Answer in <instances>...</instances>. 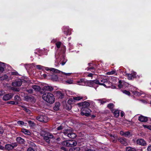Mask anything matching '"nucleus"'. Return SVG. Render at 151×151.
Returning <instances> with one entry per match:
<instances>
[{
    "label": "nucleus",
    "mask_w": 151,
    "mask_h": 151,
    "mask_svg": "<svg viewBox=\"0 0 151 151\" xmlns=\"http://www.w3.org/2000/svg\"><path fill=\"white\" fill-rule=\"evenodd\" d=\"M42 98L43 100L47 102L52 104L54 102L55 98L53 94L50 92H46L42 95Z\"/></svg>",
    "instance_id": "f257e3e1"
},
{
    "label": "nucleus",
    "mask_w": 151,
    "mask_h": 151,
    "mask_svg": "<svg viewBox=\"0 0 151 151\" xmlns=\"http://www.w3.org/2000/svg\"><path fill=\"white\" fill-rule=\"evenodd\" d=\"M63 133L65 136L70 138H74L76 136V134L70 129L64 130Z\"/></svg>",
    "instance_id": "f03ea898"
},
{
    "label": "nucleus",
    "mask_w": 151,
    "mask_h": 151,
    "mask_svg": "<svg viewBox=\"0 0 151 151\" xmlns=\"http://www.w3.org/2000/svg\"><path fill=\"white\" fill-rule=\"evenodd\" d=\"M76 142L74 140H70L63 141L62 144L63 145L67 147H72L75 146L77 145Z\"/></svg>",
    "instance_id": "7ed1b4c3"
},
{
    "label": "nucleus",
    "mask_w": 151,
    "mask_h": 151,
    "mask_svg": "<svg viewBox=\"0 0 151 151\" xmlns=\"http://www.w3.org/2000/svg\"><path fill=\"white\" fill-rule=\"evenodd\" d=\"M46 69L47 70H50L51 71L55 73H61L62 74L60 76L62 77H63V74H64L66 76H69L71 75V73H66L64 72H63L58 69L53 68H47Z\"/></svg>",
    "instance_id": "20e7f679"
},
{
    "label": "nucleus",
    "mask_w": 151,
    "mask_h": 151,
    "mask_svg": "<svg viewBox=\"0 0 151 151\" xmlns=\"http://www.w3.org/2000/svg\"><path fill=\"white\" fill-rule=\"evenodd\" d=\"M81 115L88 116L90 114L91 110L87 107L82 108H81Z\"/></svg>",
    "instance_id": "39448f33"
},
{
    "label": "nucleus",
    "mask_w": 151,
    "mask_h": 151,
    "mask_svg": "<svg viewBox=\"0 0 151 151\" xmlns=\"http://www.w3.org/2000/svg\"><path fill=\"white\" fill-rule=\"evenodd\" d=\"M98 83H99V80L87 81L86 85L90 87H94L96 85L98 84Z\"/></svg>",
    "instance_id": "423d86ee"
},
{
    "label": "nucleus",
    "mask_w": 151,
    "mask_h": 151,
    "mask_svg": "<svg viewBox=\"0 0 151 151\" xmlns=\"http://www.w3.org/2000/svg\"><path fill=\"white\" fill-rule=\"evenodd\" d=\"M37 119L41 122H46L47 121L48 118L45 115H40L37 117Z\"/></svg>",
    "instance_id": "0eeeda50"
},
{
    "label": "nucleus",
    "mask_w": 151,
    "mask_h": 151,
    "mask_svg": "<svg viewBox=\"0 0 151 151\" xmlns=\"http://www.w3.org/2000/svg\"><path fill=\"white\" fill-rule=\"evenodd\" d=\"M13 96V95L12 93H8L4 95L3 97V99L5 101L11 99Z\"/></svg>",
    "instance_id": "6e6552de"
},
{
    "label": "nucleus",
    "mask_w": 151,
    "mask_h": 151,
    "mask_svg": "<svg viewBox=\"0 0 151 151\" xmlns=\"http://www.w3.org/2000/svg\"><path fill=\"white\" fill-rule=\"evenodd\" d=\"M99 81L101 82L100 83L99 82V83H98V84L100 85H103L104 86L106 87V86L104 84V83H107L108 82V80L105 77L102 78L100 79Z\"/></svg>",
    "instance_id": "1a4fd4ad"
},
{
    "label": "nucleus",
    "mask_w": 151,
    "mask_h": 151,
    "mask_svg": "<svg viewBox=\"0 0 151 151\" xmlns=\"http://www.w3.org/2000/svg\"><path fill=\"white\" fill-rule=\"evenodd\" d=\"M22 84V81L21 79L13 82L12 83V85L13 86H20Z\"/></svg>",
    "instance_id": "9d476101"
},
{
    "label": "nucleus",
    "mask_w": 151,
    "mask_h": 151,
    "mask_svg": "<svg viewBox=\"0 0 151 151\" xmlns=\"http://www.w3.org/2000/svg\"><path fill=\"white\" fill-rule=\"evenodd\" d=\"M137 89L136 88L132 87L131 89V91L136 96H139L141 94V93L138 92L136 91Z\"/></svg>",
    "instance_id": "9b49d317"
},
{
    "label": "nucleus",
    "mask_w": 151,
    "mask_h": 151,
    "mask_svg": "<svg viewBox=\"0 0 151 151\" xmlns=\"http://www.w3.org/2000/svg\"><path fill=\"white\" fill-rule=\"evenodd\" d=\"M78 105L80 106H82V108H88L90 106V103L86 101H85L78 104Z\"/></svg>",
    "instance_id": "f8f14e48"
},
{
    "label": "nucleus",
    "mask_w": 151,
    "mask_h": 151,
    "mask_svg": "<svg viewBox=\"0 0 151 151\" xmlns=\"http://www.w3.org/2000/svg\"><path fill=\"white\" fill-rule=\"evenodd\" d=\"M136 142L137 144L139 145L144 146L146 145L145 141L142 139H139L137 140Z\"/></svg>",
    "instance_id": "ddd939ff"
},
{
    "label": "nucleus",
    "mask_w": 151,
    "mask_h": 151,
    "mask_svg": "<svg viewBox=\"0 0 151 151\" xmlns=\"http://www.w3.org/2000/svg\"><path fill=\"white\" fill-rule=\"evenodd\" d=\"M79 85L85 86L87 83V81L85 79H81L77 82Z\"/></svg>",
    "instance_id": "4468645a"
},
{
    "label": "nucleus",
    "mask_w": 151,
    "mask_h": 151,
    "mask_svg": "<svg viewBox=\"0 0 151 151\" xmlns=\"http://www.w3.org/2000/svg\"><path fill=\"white\" fill-rule=\"evenodd\" d=\"M119 141L125 146L128 145V142L126 139L124 138H122L118 139Z\"/></svg>",
    "instance_id": "2eb2a0df"
},
{
    "label": "nucleus",
    "mask_w": 151,
    "mask_h": 151,
    "mask_svg": "<svg viewBox=\"0 0 151 151\" xmlns=\"http://www.w3.org/2000/svg\"><path fill=\"white\" fill-rule=\"evenodd\" d=\"M138 120L141 122H147L148 119L147 117L141 115L139 117Z\"/></svg>",
    "instance_id": "dca6fc26"
},
{
    "label": "nucleus",
    "mask_w": 151,
    "mask_h": 151,
    "mask_svg": "<svg viewBox=\"0 0 151 151\" xmlns=\"http://www.w3.org/2000/svg\"><path fill=\"white\" fill-rule=\"evenodd\" d=\"M16 146L17 145H13L10 144H7L5 146V148L8 150H10L12 149Z\"/></svg>",
    "instance_id": "f3484780"
},
{
    "label": "nucleus",
    "mask_w": 151,
    "mask_h": 151,
    "mask_svg": "<svg viewBox=\"0 0 151 151\" xmlns=\"http://www.w3.org/2000/svg\"><path fill=\"white\" fill-rule=\"evenodd\" d=\"M87 99L86 96H78L77 97H73V99L74 100L79 101L81 99H83V100H85Z\"/></svg>",
    "instance_id": "a211bd4d"
},
{
    "label": "nucleus",
    "mask_w": 151,
    "mask_h": 151,
    "mask_svg": "<svg viewBox=\"0 0 151 151\" xmlns=\"http://www.w3.org/2000/svg\"><path fill=\"white\" fill-rule=\"evenodd\" d=\"M43 89L46 91H51L53 90V88L51 86L47 85L44 87Z\"/></svg>",
    "instance_id": "6ab92c4d"
},
{
    "label": "nucleus",
    "mask_w": 151,
    "mask_h": 151,
    "mask_svg": "<svg viewBox=\"0 0 151 151\" xmlns=\"http://www.w3.org/2000/svg\"><path fill=\"white\" fill-rule=\"evenodd\" d=\"M16 141L20 144H23L24 142V139L20 137H17L16 139Z\"/></svg>",
    "instance_id": "aec40b11"
},
{
    "label": "nucleus",
    "mask_w": 151,
    "mask_h": 151,
    "mask_svg": "<svg viewBox=\"0 0 151 151\" xmlns=\"http://www.w3.org/2000/svg\"><path fill=\"white\" fill-rule=\"evenodd\" d=\"M119 84L118 85V87L120 88H122V87L123 85H124V84L125 85L127 84V83L121 80H119Z\"/></svg>",
    "instance_id": "412c9836"
},
{
    "label": "nucleus",
    "mask_w": 151,
    "mask_h": 151,
    "mask_svg": "<svg viewBox=\"0 0 151 151\" xmlns=\"http://www.w3.org/2000/svg\"><path fill=\"white\" fill-rule=\"evenodd\" d=\"M22 132L28 135H30L31 134V132L28 130L23 129H22Z\"/></svg>",
    "instance_id": "4be33fe9"
},
{
    "label": "nucleus",
    "mask_w": 151,
    "mask_h": 151,
    "mask_svg": "<svg viewBox=\"0 0 151 151\" xmlns=\"http://www.w3.org/2000/svg\"><path fill=\"white\" fill-rule=\"evenodd\" d=\"M112 112L113 113L115 117H117L119 116V111L117 110H114V111Z\"/></svg>",
    "instance_id": "5701e85b"
},
{
    "label": "nucleus",
    "mask_w": 151,
    "mask_h": 151,
    "mask_svg": "<svg viewBox=\"0 0 151 151\" xmlns=\"http://www.w3.org/2000/svg\"><path fill=\"white\" fill-rule=\"evenodd\" d=\"M4 63L0 62V73H2L4 70Z\"/></svg>",
    "instance_id": "b1692460"
},
{
    "label": "nucleus",
    "mask_w": 151,
    "mask_h": 151,
    "mask_svg": "<svg viewBox=\"0 0 151 151\" xmlns=\"http://www.w3.org/2000/svg\"><path fill=\"white\" fill-rule=\"evenodd\" d=\"M114 105L112 103H110L108 104L107 105V107L111 109L112 112H113L114 111Z\"/></svg>",
    "instance_id": "393cba45"
},
{
    "label": "nucleus",
    "mask_w": 151,
    "mask_h": 151,
    "mask_svg": "<svg viewBox=\"0 0 151 151\" xmlns=\"http://www.w3.org/2000/svg\"><path fill=\"white\" fill-rule=\"evenodd\" d=\"M32 87L36 91H39L41 89L40 87L38 86L34 85L32 86Z\"/></svg>",
    "instance_id": "a878e982"
},
{
    "label": "nucleus",
    "mask_w": 151,
    "mask_h": 151,
    "mask_svg": "<svg viewBox=\"0 0 151 151\" xmlns=\"http://www.w3.org/2000/svg\"><path fill=\"white\" fill-rule=\"evenodd\" d=\"M60 106V104L59 102H57L55 103V106L54 107V110L57 111L59 109V107Z\"/></svg>",
    "instance_id": "bb28decb"
},
{
    "label": "nucleus",
    "mask_w": 151,
    "mask_h": 151,
    "mask_svg": "<svg viewBox=\"0 0 151 151\" xmlns=\"http://www.w3.org/2000/svg\"><path fill=\"white\" fill-rule=\"evenodd\" d=\"M44 139L48 143H49L50 142V138H49L47 136L46 134L45 133L44 135Z\"/></svg>",
    "instance_id": "cd10ccee"
},
{
    "label": "nucleus",
    "mask_w": 151,
    "mask_h": 151,
    "mask_svg": "<svg viewBox=\"0 0 151 151\" xmlns=\"http://www.w3.org/2000/svg\"><path fill=\"white\" fill-rule=\"evenodd\" d=\"M22 108L28 114H30L31 113V111L29 109L27 108L25 106H22Z\"/></svg>",
    "instance_id": "c85d7f7f"
},
{
    "label": "nucleus",
    "mask_w": 151,
    "mask_h": 151,
    "mask_svg": "<svg viewBox=\"0 0 151 151\" xmlns=\"http://www.w3.org/2000/svg\"><path fill=\"white\" fill-rule=\"evenodd\" d=\"M44 132L46 134L47 136L49 138L52 139L53 138L54 136L52 134L48 132Z\"/></svg>",
    "instance_id": "c756f323"
},
{
    "label": "nucleus",
    "mask_w": 151,
    "mask_h": 151,
    "mask_svg": "<svg viewBox=\"0 0 151 151\" xmlns=\"http://www.w3.org/2000/svg\"><path fill=\"white\" fill-rule=\"evenodd\" d=\"M117 139V137L116 136L111 135L110 139L113 142H115L116 141Z\"/></svg>",
    "instance_id": "7c9ffc66"
},
{
    "label": "nucleus",
    "mask_w": 151,
    "mask_h": 151,
    "mask_svg": "<svg viewBox=\"0 0 151 151\" xmlns=\"http://www.w3.org/2000/svg\"><path fill=\"white\" fill-rule=\"evenodd\" d=\"M52 79L53 81H57L58 80V77L57 75H53L51 76Z\"/></svg>",
    "instance_id": "2f4dec72"
},
{
    "label": "nucleus",
    "mask_w": 151,
    "mask_h": 151,
    "mask_svg": "<svg viewBox=\"0 0 151 151\" xmlns=\"http://www.w3.org/2000/svg\"><path fill=\"white\" fill-rule=\"evenodd\" d=\"M126 151H136V150L134 148L130 147H127L126 148Z\"/></svg>",
    "instance_id": "473e14b6"
},
{
    "label": "nucleus",
    "mask_w": 151,
    "mask_h": 151,
    "mask_svg": "<svg viewBox=\"0 0 151 151\" xmlns=\"http://www.w3.org/2000/svg\"><path fill=\"white\" fill-rule=\"evenodd\" d=\"M132 74L127 73L126 74V76L128 77V79L129 80H131L133 79V78L132 76Z\"/></svg>",
    "instance_id": "72a5a7b5"
},
{
    "label": "nucleus",
    "mask_w": 151,
    "mask_h": 151,
    "mask_svg": "<svg viewBox=\"0 0 151 151\" xmlns=\"http://www.w3.org/2000/svg\"><path fill=\"white\" fill-rule=\"evenodd\" d=\"M122 92L128 96H130V92L129 91L126 90L122 91Z\"/></svg>",
    "instance_id": "f704fd0d"
},
{
    "label": "nucleus",
    "mask_w": 151,
    "mask_h": 151,
    "mask_svg": "<svg viewBox=\"0 0 151 151\" xmlns=\"http://www.w3.org/2000/svg\"><path fill=\"white\" fill-rule=\"evenodd\" d=\"M8 76L6 75H4V76L0 77V80H4L7 79Z\"/></svg>",
    "instance_id": "c9c22d12"
},
{
    "label": "nucleus",
    "mask_w": 151,
    "mask_h": 151,
    "mask_svg": "<svg viewBox=\"0 0 151 151\" xmlns=\"http://www.w3.org/2000/svg\"><path fill=\"white\" fill-rule=\"evenodd\" d=\"M65 82L66 83L69 84H71L73 83V81L72 79H70L67 80Z\"/></svg>",
    "instance_id": "e433bc0d"
},
{
    "label": "nucleus",
    "mask_w": 151,
    "mask_h": 151,
    "mask_svg": "<svg viewBox=\"0 0 151 151\" xmlns=\"http://www.w3.org/2000/svg\"><path fill=\"white\" fill-rule=\"evenodd\" d=\"M130 135V133L129 132H124V136L127 137L129 136Z\"/></svg>",
    "instance_id": "4c0bfd02"
},
{
    "label": "nucleus",
    "mask_w": 151,
    "mask_h": 151,
    "mask_svg": "<svg viewBox=\"0 0 151 151\" xmlns=\"http://www.w3.org/2000/svg\"><path fill=\"white\" fill-rule=\"evenodd\" d=\"M61 42H58L56 43V45L57 47L58 48H60L61 46Z\"/></svg>",
    "instance_id": "58836bf2"
},
{
    "label": "nucleus",
    "mask_w": 151,
    "mask_h": 151,
    "mask_svg": "<svg viewBox=\"0 0 151 151\" xmlns=\"http://www.w3.org/2000/svg\"><path fill=\"white\" fill-rule=\"evenodd\" d=\"M115 73V71L114 70H112L111 71L107 73L106 74L108 75H112Z\"/></svg>",
    "instance_id": "ea45409f"
},
{
    "label": "nucleus",
    "mask_w": 151,
    "mask_h": 151,
    "mask_svg": "<svg viewBox=\"0 0 151 151\" xmlns=\"http://www.w3.org/2000/svg\"><path fill=\"white\" fill-rule=\"evenodd\" d=\"M131 74H132V76L133 79L137 77V73L135 72H134L132 73Z\"/></svg>",
    "instance_id": "a19ab883"
},
{
    "label": "nucleus",
    "mask_w": 151,
    "mask_h": 151,
    "mask_svg": "<svg viewBox=\"0 0 151 151\" xmlns=\"http://www.w3.org/2000/svg\"><path fill=\"white\" fill-rule=\"evenodd\" d=\"M73 101V99H70L68 101V103L69 105L72 104V102Z\"/></svg>",
    "instance_id": "79ce46f5"
},
{
    "label": "nucleus",
    "mask_w": 151,
    "mask_h": 151,
    "mask_svg": "<svg viewBox=\"0 0 151 151\" xmlns=\"http://www.w3.org/2000/svg\"><path fill=\"white\" fill-rule=\"evenodd\" d=\"M25 100H26L27 101H29L30 100V98L29 96H26L25 98Z\"/></svg>",
    "instance_id": "37998d69"
},
{
    "label": "nucleus",
    "mask_w": 151,
    "mask_h": 151,
    "mask_svg": "<svg viewBox=\"0 0 151 151\" xmlns=\"http://www.w3.org/2000/svg\"><path fill=\"white\" fill-rule=\"evenodd\" d=\"M11 89L12 90L15 91H19V88H15V87H12L11 88Z\"/></svg>",
    "instance_id": "c03bdc74"
},
{
    "label": "nucleus",
    "mask_w": 151,
    "mask_h": 151,
    "mask_svg": "<svg viewBox=\"0 0 151 151\" xmlns=\"http://www.w3.org/2000/svg\"><path fill=\"white\" fill-rule=\"evenodd\" d=\"M26 91L30 93H33V90L32 89H29L28 90H27Z\"/></svg>",
    "instance_id": "a18cd8bd"
},
{
    "label": "nucleus",
    "mask_w": 151,
    "mask_h": 151,
    "mask_svg": "<svg viewBox=\"0 0 151 151\" xmlns=\"http://www.w3.org/2000/svg\"><path fill=\"white\" fill-rule=\"evenodd\" d=\"M64 60L63 61H62V63H61V64L62 65H64L67 61V60L65 59H64Z\"/></svg>",
    "instance_id": "49530a36"
},
{
    "label": "nucleus",
    "mask_w": 151,
    "mask_h": 151,
    "mask_svg": "<svg viewBox=\"0 0 151 151\" xmlns=\"http://www.w3.org/2000/svg\"><path fill=\"white\" fill-rule=\"evenodd\" d=\"M64 127L62 125H60L59 127H58L57 128V129L58 130H60L63 129Z\"/></svg>",
    "instance_id": "de8ad7c7"
},
{
    "label": "nucleus",
    "mask_w": 151,
    "mask_h": 151,
    "mask_svg": "<svg viewBox=\"0 0 151 151\" xmlns=\"http://www.w3.org/2000/svg\"><path fill=\"white\" fill-rule=\"evenodd\" d=\"M17 124H18L22 125L24 124V122L22 121H19L17 122Z\"/></svg>",
    "instance_id": "09e8293b"
},
{
    "label": "nucleus",
    "mask_w": 151,
    "mask_h": 151,
    "mask_svg": "<svg viewBox=\"0 0 151 151\" xmlns=\"http://www.w3.org/2000/svg\"><path fill=\"white\" fill-rule=\"evenodd\" d=\"M4 132V129L3 128L0 126V134H2Z\"/></svg>",
    "instance_id": "8fccbe9b"
},
{
    "label": "nucleus",
    "mask_w": 151,
    "mask_h": 151,
    "mask_svg": "<svg viewBox=\"0 0 151 151\" xmlns=\"http://www.w3.org/2000/svg\"><path fill=\"white\" fill-rule=\"evenodd\" d=\"M5 93L4 91H0V96H2V95L4 94Z\"/></svg>",
    "instance_id": "3c124183"
},
{
    "label": "nucleus",
    "mask_w": 151,
    "mask_h": 151,
    "mask_svg": "<svg viewBox=\"0 0 151 151\" xmlns=\"http://www.w3.org/2000/svg\"><path fill=\"white\" fill-rule=\"evenodd\" d=\"M8 104H16V102L14 101H11L9 102Z\"/></svg>",
    "instance_id": "603ef678"
},
{
    "label": "nucleus",
    "mask_w": 151,
    "mask_h": 151,
    "mask_svg": "<svg viewBox=\"0 0 151 151\" xmlns=\"http://www.w3.org/2000/svg\"><path fill=\"white\" fill-rule=\"evenodd\" d=\"M28 123L29 124H30L31 126L33 125V124H34V123L33 122H32L31 121H28Z\"/></svg>",
    "instance_id": "864d4df0"
},
{
    "label": "nucleus",
    "mask_w": 151,
    "mask_h": 151,
    "mask_svg": "<svg viewBox=\"0 0 151 151\" xmlns=\"http://www.w3.org/2000/svg\"><path fill=\"white\" fill-rule=\"evenodd\" d=\"M27 151H35L32 148L29 147L28 148Z\"/></svg>",
    "instance_id": "5fc2aeb1"
},
{
    "label": "nucleus",
    "mask_w": 151,
    "mask_h": 151,
    "mask_svg": "<svg viewBox=\"0 0 151 151\" xmlns=\"http://www.w3.org/2000/svg\"><path fill=\"white\" fill-rule=\"evenodd\" d=\"M42 66L40 65H36V67L38 69H40L42 68Z\"/></svg>",
    "instance_id": "6e6d98bb"
},
{
    "label": "nucleus",
    "mask_w": 151,
    "mask_h": 151,
    "mask_svg": "<svg viewBox=\"0 0 151 151\" xmlns=\"http://www.w3.org/2000/svg\"><path fill=\"white\" fill-rule=\"evenodd\" d=\"M148 151H151V145L149 146L147 148Z\"/></svg>",
    "instance_id": "4d7b16f0"
},
{
    "label": "nucleus",
    "mask_w": 151,
    "mask_h": 151,
    "mask_svg": "<svg viewBox=\"0 0 151 151\" xmlns=\"http://www.w3.org/2000/svg\"><path fill=\"white\" fill-rule=\"evenodd\" d=\"M30 145L31 146L33 147H35V144L33 142H30Z\"/></svg>",
    "instance_id": "13d9d810"
},
{
    "label": "nucleus",
    "mask_w": 151,
    "mask_h": 151,
    "mask_svg": "<svg viewBox=\"0 0 151 151\" xmlns=\"http://www.w3.org/2000/svg\"><path fill=\"white\" fill-rule=\"evenodd\" d=\"M124 132L122 131H121L120 132V134L121 135L123 136H124Z\"/></svg>",
    "instance_id": "bf43d9fd"
},
{
    "label": "nucleus",
    "mask_w": 151,
    "mask_h": 151,
    "mask_svg": "<svg viewBox=\"0 0 151 151\" xmlns=\"http://www.w3.org/2000/svg\"><path fill=\"white\" fill-rule=\"evenodd\" d=\"M93 74L92 73H90L87 75V76L88 77H92L93 76Z\"/></svg>",
    "instance_id": "052dcab7"
},
{
    "label": "nucleus",
    "mask_w": 151,
    "mask_h": 151,
    "mask_svg": "<svg viewBox=\"0 0 151 151\" xmlns=\"http://www.w3.org/2000/svg\"><path fill=\"white\" fill-rule=\"evenodd\" d=\"M57 41V40L56 39H53L52 41L51 42H55Z\"/></svg>",
    "instance_id": "680f3d73"
},
{
    "label": "nucleus",
    "mask_w": 151,
    "mask_h": 151,
    "mask_svg": "<svg viewBox=\"0 0 151 151\" xmlns=\"http://www.w3.org/2000/svg\"><path fill=\"white\" fill-rule=\"evenodd\" d=\"M75 150V148H72L69 149V151H74Z\"/></svg>",
    "instance_id": "e2e57ef3"
},
{
    "label": "nucleus",
    "mask_w": 151,
    "mask_h": 151,
    "mask_svg": "<svg viewBox=\"0 0 151 151\" xmlns=\"http://www.w3.org/2000/svg\"><path fill=\"white\" fill-rule=\"evenodd\" d=\"M19 97L18 96H15L14 97V99L15 100H16V99H19Z\"/></svg>",
    "instance_id": "0e129e2a"
},
{
    "label": "nucleus",
    "mask_w": 151,
    "mask_h": 151,
    "mask_svg": "<svg viewBox=\"0 0 151 151\" xmlns=\"http://www.w3.org/2000/svg\"><path fill=\"white\" fill-rule=\"evenodd\" d=\"M4 149V147L1 145V142H0V149L3 150Z\"/></svg>",
    "instance_id": "69168bd1"
},
{
    "label": "nucleus",
    "mask_w": 151,
    "mask_h": 151,
    "mask_svg": "<svg viewBox=\"0 0 151 151\" xmlns=\"http://www.w3.org/2000/svg\"><path fill=\"white\" fill-rule=\"evenodd\" d=\"M147 128L149 130H151V126L150 125H148Z\"/></svg>",
    "instance_id": "338daca9"
},
{
    "label": "nucleus",
    "mask_w": 151,
    "mask_h": 151,
    "mask_svg": "<svg viewBox=\"0 0 151 151\" xmlns=\"http://www.w3.org/2000/svg\"><path fill=\"white\" fill-rule=\"evenodd\" d=\"M99 101H101V104H103L105 102V101H103L101 100H99Z\"/></svg>",
    "instance_id": "774afa93"
}]
</instances>
